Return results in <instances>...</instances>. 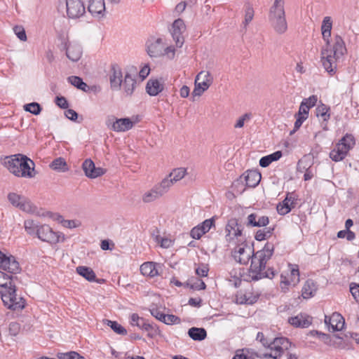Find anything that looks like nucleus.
Here are the masks:
<instances>
[{
  "mask_svg": "<svg viewBox=\"0 0 359 359\" xmlns=\"http://www.w3.org/2000/svg\"><path fill=\"white\" fill-rule=\"evenodd\" d=\"M4 164L15 176L29 178L34 176V163L22 154L6 157Z\"/></svg>",
  "mask_w": 359,
  "mask_h": 359,
  "instance_id": "nucleus-3",
  "label": "nucleus"
},
{
  "mask_svg": "<svg viewBox=\"0 0 359 359\" xmlns=\"http://www.w3.org/2000/svg\"><path fill=\"white\" fill-rule=\"evenodd\" d=\"M17 279L16 276L13 275H8L6 273L0 271V287L5 289H8L9 283H13V280Z\"/></svg>",
  "mask_w": 359,
  "mask_h": 359,
  "instance_id": "nucleus-39",
  "label": "nucleus"
},
{
  "mask_svg": "<svg viewBox=\"0 0 359 359\" xmlns=\"http://www.w3.org/2000/svg\"><path fill=\"white\" fill-rule=\"evenodd\" d=\"M76 272L80 276H83L88 281H90V282L94 281L96 278L95 272L93 271L92 269H90L89 267L80 266L76 267Z\"/></svg>",
  "mask_w": 359,
  "mask_h": 359,
  "instance_id": "nucleus-34",
  "label": "nucleus"
},
{
  "mask_svg": "<svg viewBox=\"0 0 359 359\" xmlns=\"http://www.w3.org/2000/svg\"><path fill=\"white\" fill-rule=\"evenodd\" d=\"M165 43L162 38L151 37L147 42V51L151 57H158L163 55V49Z\"/></svg>",
  "mask_w": 359,
  "mask_h": 359,
  "instance_id": "nucleus-14",
  "label": "nucleus"
},
{
  "mask_svg": "<svg viewBox=\"0 0 359 359\" xmlns=\"http://www.w3.org/2000/svg\"><path fill=\"white\" fill-rule=\"evenodd\" d=\"M163 90V86L158 79H150L146 86L147 93L151 96H156Z\"/></svg>",
  "mask_w": 359,
  "mask_h": 359,
  "instance_id": "nucleus-30",
  "label": "nucleus"
},
{
  "mask_svg": "<svg viewBox=\"0 0 359 359\" xmlns=\"http://www.w3.org/2000/svg\"><path fill=\"white\" fill-rule=\"evenodd\" d=\"M55 104L61 109H67L69 107L67 99L62 96L55 97Z\"/></svg>",
  "mask_w": 359,
  "mask_h": 359,
  "instance_id": "nucleus-57",
  "label": "nucleus"
},
{
  "mask_svg": "<svg viewBox=\"0 0 359 359\" xmlns=\"http://www.w3.org/2000/svg\"><path fill=\"white\" fill-rule=\"evenodd\" d=\"M215 219L213 218L205 219L202 223L199 224L198 226L202 229L203 233H205L210 231L211 227L214 226Z\"/></svg>",
  "mask_w": 359,
  "mask_h": 359,
  "instance_id": "nucleus-50",
  "label": "nucleus"
},
{
  "mask_svg": "<svg viewBox=\"0 0 359 359\" xmlns=\"http://www.w3.org/2000/svg\"><path fill=\"white\" fill-rule=\"evenodd\" d=\"M332 27V21L330 17L327 16L323 18L321 32L323 39L326 42V45L321 50V62L325 71L332 74L335 72V62L343 56L346 52V48L342 38L340 36H336L333 47L330 46V37L331 36V30Z\"/></svg>",
  "mask_w": 359,
  "mask_h": 359,
  "instance_id": "nucleus-2",
  "label": "nucleus"
},
{
  "mask_svg": "<svg viewBox=\"0 0 359 359\" xmlns=\"http://www.w3.org/2000/svg\"><path fill=\"white\" fill-rule=\"evenodd\" d=\"M252 300L248 299V294H242L236 297V303L239 304H251Z\"/></svg>",
  "mask_w": 359,
  "mask_h": 359,
  "instance_id": "nucleus-63",
  "label": "nucleus"
},
{
  "mask_svg": "<svg viewBox=\"0 0 359 359\" xmlns=\"http://www.w3.org/2000/svg\"><path fill=\"white\" fill-rule=\"evenodd\" d=\"M169 191V182L161 181L160 183L154 186L149 191L145 192L142 196L144 203H151L165 194Z\"/></svg>",
  "mask_w": 359,
  "mask_h": 359,
  "instance_id": "nucleus-9",
  "label": "nucleus"
},
{
  "mask_svg": "<svg viewBox=\"0 0 359 359\" xmlns=\"http://www.w3.org/2000/svg\"><path fill=\"white\" fill-rule=\"evenodd\" d=\"M88 10L93 16L103 18L106 11L104 0H89Z\"/></svg>",
  "mask_w": 359,
  "mask_h": 359,
  "instance_id": "nucleus-19",
  "label": "nucleus"
},
{
  "mask_svg": "<svg viewBox=\"0 0 359 359\" xmlns=\"http://www.w3.org/2000/svg\"><path fill=\"white\" fill-rule=\"evenodd\" d=\"M185 29L186 26L182 19L179 18L173 22L170 32L175 45L178 48H181L184 44V39L182 34Z\"/></svg>",
  "mask_w": 359,
  "mask_h": 359,
  "instance_id": "nucleus-15",
  "label": "nucleus"
},
{
  "mask_svg": "<svg viewBox=\"0 0 359 359\" xmlns=\"http://www.w3.org/2000/svg\"><path fill=\"white\" fill-rule=\"evenodd\" d=\"M61 223L62 224L63 226L69 229L76 228L80 225V222L77 220L62 219Z\"/></svg>",
  "mask_w": 359,
  "mask_h": 359,
  "instance_id": "nucleus-59",
  "label": "nucleus"
},
{
  "mask_svg": "<svg viewBox=\"0 0 359 359\" xmlns=\"http://www.w3.org/2000/svg\"><path fill=\"white\" fill-rule=\"evenodd\" d=\"M275 344H277L278 346H280L282 348V351L284 352L285 350H287L290 345V342L285 337H277L273 339Z\"/></svg>",
  "mask_w": 359,
  "mask_h": 359,
  "instance_id": "nucleus-48",
  "label": "nucleus"
},
{
  "mask_svg": "<svg viewBox=\"0 0 359 359\" xmlns=\"http://www.w3.org/2000/svg\"><path fill=\"white\" fill-rule=\"evenodd\" d=\"M317 101V95H313L308 98H304L301 103H302L304 105H307V107L310 109L311 107L316 105Z\"/></svg>",
  "mask_w": 359,
  "mask_h": 359,
  "instance_id": "nucleus-52",
  "label": "nucleus"
},
{
  "mask_svg": "<svg viewBox=\"0 0 359 359\" xmlns=\"http://www.w3.org/2000/svg\"><path fill=\"white\" fill-rule=\"evenodd\" d=\"M166 325L180 324L181 323L180 318L173 314H165L162 320Z\"/></svg>",
  "mask_w": 359,
  "mask_h": 359,
  "instance_id": "nucleus-47",
  "label": "nucleus"
},
{
  "mask_svg": "<svg viewBox=\"0 0 359 359\" xmlns=\"http://www.w3.org/2000/svg\"><path fill=\"white\" fill-rule=\"evenodd\" d=\"M23 107L25 111H28L34 115H39L42 110L41 105L38 102H34L26 104Z\"/></svg>",
  "mask_w": 359,
  "mask_h": 359,
  "instance_id": "nucleus-43",
  "label": "nucleus"
},
{
  "mask_svg": "<svg viewBox=\"0 0 359 359\" xmlns=\"http://www.w3.org/2000/svg\"><path fill=\"white\" fill-rule=\"evenodd\" d=\"M136 79L135 76H133L130 73H126L123 80L122 86L124 93L126 96H130L133 95L134 90L136 87Z\"/></svg>",
  "mask_w": 359,
  "mask_h": 359,
  "instance_id": "nucleus-25",
  "label": "nucleus"
},
{
  "mask_svg": "<svg viewBox=\"0 0 359 359\" xmlns=\"http://www.w3.org/2000/svg\"><path fill=\"white\" fill-rule=\"evenodd\" d=\"M252 118L251 113H245L238 118L236 123L234 125L235 128H241L244 126L245 122L248 121Z\"/></svg>",
  "mask_w": 359,
  "mask_h": 359,
  "instance_id": "nucleus-49",
  "label": "nucleus"
},
{
  "mask_svg": "<svg viewBox=\"0 0 359 359\" xmlns=\"http://www.w3.org/2000/svg\"><path fill=\"white\" fill-rule=\"evenodd\" d=\"M254 17V10L252 6H248L245 8V25H248Z\"/></svg>",
  "mask_w": 359,
  "mask_h": 359,
  "instance_id": "nucleus-53",
  "label": "nucleus"
},
{
  "mask_svg": "<svg viewBox=\"0 0 359 359\" xmlns=\"http://www.w3.org/2000/svg\"><path fill=\"white\" fill-rule=\"evenodd\" d=\"M65 116L71 121H76L78 118V114L72 109H68L65 111Z\"/></svg>",
  "mask_w": 359,
  "mask_h": 359,
  "instance_id": "nucleus-64",
  "label": "nucleus"
},
{
  "mask_svg": "<svg viewBox=\"0 0 359 359\" xmlns=\"http://www.w3.org/2000/svg\"><path fill=\"white\" fill-rule=\"evenodd\" d=\"M20 325L18 323L12 322L9 325V332L13 336H16L20 331Z\"/></svg>",
  "mask_w": 359,
  "mask_h": 359,
  "instance_id": "nucleus-61",
  "label": "nucleus"
},
{
  "mask_svg": "<svg viewBox=\"0 0 359 359\" xmlns=\"http://www.w3.org/2000/svg\"><path fill=\"white\" fill-rule=\"evenodd\" d=\"M106 324L118 334L126 335L127 334V330L116 321L106 320Z\"/></svg>",
  "mask_w": 359,
  "mask_h": 359,
  "instance_id": "nucleus-42",
  "label": "nucleus"
},
{
  "mask_svg": "<svg viewBox=\"0 0 359 359\" xmlns=\"http://www.w3.org/2000/svg\"><path fill=\"white\" fill-rule=\"evenodd\" d=\"M158 267H160L158 264L152 262H144L140 266V272L144 276L153 278L158 275Z\"/></svg>",
  "mask_w": 359,
  "mask_h": 359,
  "instance_id": "nucleus-28",
  "label": "nucleus"
},
{
  "mask_svg": "<svg viewBox=\"0 0 359 359\" xmlns=\"http://www.w3.org/2000/svg\"><path fill=\"white\" fill-rule=\"evenodd\" d=\"M19 209L27 213H35L37 210L36 207L26 197H24Z\"/></svg>",
  "mask_w": 359,
  "mask_h": 359,
  "instance_id": "nucleus-40",
  "label": "nucleus"
},
{
  "mask_svg": "<svg viewBox=\"0 0 359 359\" xmlns=\"http://www.w3.org/2000/svg\"><path fill=\"white\" fill-rule=\"evenodd\" d=\"M67 80L72 86L83 92H88L90 89L89 86L79 76H70L67 78Z\"/></svg>",
  "mask_w": 359,
  "mask_h": 359,
  "instance_id": "nucleus-36",
  "label": "nucleus"
},
{
  "mask_svg": "<svg viewBox=\"0 0 359 359\" xmlns=\"http://www.w3.org/2000/svg\"><path fill=\"white\" fill-rule=\"evenodd\" d=\"M247 226L252 227L266 226L269 223V217L259 215L257 213H252L248 216Z\"/></svg>",
  "mask_w": 359,
  "mask_h": 359,
  "instance_id": "nucleus-23",
  "label": "nucleus"
},
{
  "mask_svg": "<svg viewBox=\"0 0 359 359\" xmlns=\"http://www.w3.org/2000/svg\"><path fill=\"white\" fill-rule=\"evenodd\" d=\"M263 229L258 230L255 236V238L258 241H262L269 238L273 233L274 226H264Z\"/></svg>",
  "mask_w": 359,
  "mask_h": 359,
  "instance_id": "nucleus-35",
  "label": "nucleus"
},
{
  "mask_svg": "<svg viewBox=\"0 0 359 359\" xmlns=\"http://www.w3.org/2000/svg\"><path fill=\"white\" fill-rule=\"evenodd\" d=\"M208 266L203 264L196 269V273L200 277H206L208 276Z\"/></svg>",
  "mask_w": 359,
  "mask_h": 359,
  "instance_id": "nucleus-55",
  "label": "nucleus"
},
{
  "mask_svg": "<svg viewBox=\"0 0 359 359\" xmlns=\"http://www.w3.org/2000/svg\"><path fill=\"white\" fill-rule=\"evenodd\" d=\"M188 334L194 341H202L207 337L206 330L202 327H193L189 330Z\"/></svg>",
  "mask_w": 359,
  "mask_h": 359,
  "instance_id": "nucleus-33",
  "label": "nucleus"
},
{
  "mask_svg": "<svg viewBox=\"0 0 359 359\" xmlns=\"http://www.w3.org/2000/svg\"><path fill=\"white\" fill-rule=\"evenodd\" d=\"M274 249L273 243L267 242L261 250L255 252L253 245L242 243L234 249L233 257L237 262L244 265L248 264L251 259L248 280L257 281L265 278L272 279L276 271L273 268L269 267L267 270L266 268L268 261L273 255Z\"/></svg>",
  "mask_w": 359,
  "mask_h": 359,
  "instance_id": "nucleus-1",
  "label": "nucleus"
},
{
  "mask_svg": "<svg viewBox=\"0 0 359 359\" xmlns=\"http://www.w3.org/2000/svg\"><path fill=\"white\" fill-rule=\"evenodd\" d=\"M281 156H282V152L280 151H277L273 152V154L263 156L259 160V165L262 168H266L272 162L280 159Z\"/></svg>",
  "mask_w": 359,
  "mask_h": 359,
  "instance_id": "nucleus-32",
  "label": "nucleus"
},
{
  "mask_svg": "<svg viewBox=\"0 0 359 359\" xmlns=\"http://www.w3.org/2000/svg\"><path fill=\"white\" fill-rule=\"evenodd\" d=\"M184 286L189 287L190 288L196 290H204L206 287L205 283L201 279H196L194 282L189 280Z\"/></svg>",
  "mask_w": 359,
  "mask_h": 359,
  "instance_id": "nucleus-45",
  "label": "nucleus"
},
{
  "mask_svg": "<svg viewBox=\"0 0 359 359\" xmlns=\"http://www.w3.org/2000/svg\"><path fill=\"white\" fill-rule=\"evenodd\" d=\"M355 144V140L352 134L346 133L336 144L330 152V158L335 162L344 160Z\"/></svg>",
  "mask_w": 359,
  "mask_h": 359,
  "instance_id": "nucleus-5",
  "label": "nucleus"
},
{
  "mask_svg": "<svg viewBox=\"0 0 359 359\" xmlns=\"http://www.w3.org/2000/svg\"><path fill=\"white\" fill-rule=\"evenodd\" d=\"M187 174V169L184 168H178L173 169L172 171L166 176L162 181H167L169 182V189L174 184V183L181 180Z\"/></svg>",
  "mask_w": 359,
  "mask_h": 359,
  "instance_id": "nucleus-26",
  "label": "nucleus"
},
{
  "mask_svg": "<svg viewBox=\"0 0 359 359\" xmlns=\"http://www.w3.org/2000/svg\"><path fill=\"white\" fill-rule=\"evenodd\" d=\"M350 292L357 302H359V284L353 283L350 285Z\"/></svg>",
  "mask_w": 359,
  "mask_h": 359,
  "instance_id": "nucleus-54",
  "label": "nucleus"
},
{
  "mask_svg": "<svg viewBox=\"0 0 359 359\" xmlns=\"http://www.w3.org/2000/svg\"><path fill=\"white\" fill-rule=\"evenodd\" d=\"M2 301L8 309L15 311L21 310L25 307V299L21 297H18L16 294V287L11 282L9 283L8 289L1 295Z\"/></svg>",
  "mask_w": 359,
  "mask_h": 359,
  "instance_id": "nucleus-6",
  "label": "nucleus"
},
{
  "mask_svg": "<svg viewBox=\"0 0 359 359\" xmlns=\"http://www.w3.org/2000/svg\"><path fill=\"white\" fill-rule=\"evenodd\" d=\"M130 323L133 326H137L140 329L147 332V337L153 339L160 334V330L156 325L150 323L148 320L140 317L137 313H133L130 316Z\"/></svg>",
  "mask_w": 359,
  "mask_h": 359,
  "instance_id": "nucleus-7",
  "label": "nucleus"
},
{
  "mask_svg": "<svg viewBox=\"0 0 359 359\" xmlns=\"http://www.w3.org/2000/svg\"><path fill=\"white\" fill-rule=\"evenodd\" d=\"M288 323L294 327L306 328L312 323V318L305 313H299L288 318Z\"/></svg>",
  "mask_w": 359,
  "mask_h": 359,
  "instance_id": "nucleus-21",
  "label": "nucleus"
},
{
  "mask_svg": "<svg viewBox=\"0 0 359 359\" xmlns=\"http://www.w3.org/2000/svg\"><path fill=\"white\" fill-rule=\"evenodd\" d=\"M330 107L325 104L321 103L316 108V114L320 117L323 121H327L330 118Z\"/></svg>",
  "mask_w": 359,
  "mask_h": 359,
  "instance_id": "nucleus-37",
  "label": "nucleus"
},
{
  "mask_svg": "<svg viewBox=\"0 0 359 359\" xmlns=\"http://www.w3.org/2000/svg\"><path fill=\"white\" fill-rule=\"evenodd\" d=\"M150 313L154 318H156V319L161 322L163 319V316H165V313H163L157 308H153L150 309Z\"/></svg>",
  "mask_w": 359,
  "mask_h": 359,
  "instance_id": "nucleus-62",
  "label": "nucleus"
},
{
  "mask_svg": "<svg viewBox=\"0 0 359 359\" xmlns=\"http://www.w3.org/2000/svg\"><path fill=\"white\" fill-rule=\"evenodd\" d=\"M309 109L307 107V105H304L302 103H301L299 108V111L296 115L300 117H304L305 118V119H307L309 116Z\"/></svg>",
  "mask_w": 359,
  "mask_h": 359,
  "instance_id": "nucleus-58",
  "label": "nucleus"
},
{
  "mask_svg": "<svg viewBox=\"0 0 359 359\" xmlns=\"http://www.w3.org/2000/svg\"><path fill=\"white\" fill-rule=\"evenodd\" d=\"M109 81L111 90H121L123 83V74L121 72V69L116 64L111 65V66Z\"/></svg>",
  "mask_w": 359,
  "mask_h": 359,
  "instance_id": "nucleus-16",
  "label": "nucleus"
},
{
  "mask_svg": "<svg viewBox=\"0 0 359 359\" xmlns=\"http://www.w3.org/2000/svg\"><path fill=\"white\" fill-rule=\"evenodd\" d=\"M204 234L205 233H203L202 229L200 228V226L198 225L194 227L191 230V232H190V236H191V238H193L194 239H197V240L200 239L201 238V236Z\"/></svg>",
  "mask_w": 359,
  "mask_h": 359,
  "instance_id": "nucleus-56",
  "label": "nucleus"
},
{
  "mask_svg": "<svg viewBox=\"0 0 359 359\" xmlns=\"http://www.w3.org/2000/svg\"><path fill=\"white\" fill-rule=\"evenodd\" d=\"M57 357L58 359H83V356L76 351L58 353Z\"/></svg>",
  "mask_w": 359,
  "mask_h": 359,
  "instance_id": "nucleus-46",
  "label": "nucleus"
},
{
  "mask_svg": "<svg viewBox=\"0 0 359 359\" xmlns=\"http://www.w3.org/2000/svg\"><path fill=\"white\" fill-rule=\"evenodd\" d=\"M213 79L209 72L201 71L195 79L194 96H201L212 84Z\"/></svg>",
  "mask_w": 359,
  "mask_h": 359,
  "instance_id": "nucleus-10",
  "label": "nucleus"
},
{
  "mask_svg": "<svg viewBox=\"0 0 359 359\" xmlns=\"http://www.w3.org/2000/svg\"><path fill=\"white\" fill-rule=\"evenodd\" d=\"M290 273L280 275V287L283 292H287L290 286L294 287L299 283V271L297 265L289 264Z\"/></svg>",
  "mask_w": 359,
  "mask_h": 359,
  "instance_id": "nucleus-8",
  "label": "nucleus"
},
{
  "mask_svg": "<svg viewBox=\"0 0 359 359\" xmlns=\"http://www.w3.org/2000/svg\"><path fill=\"white\" fill-rule=\"evenodd\" d=\"M268 20L271 27L278 34H283L287 30L284 6H271L269 11Z\"/></svg>",
  "mask_w": 359,
  "mask_h": 359,
  "instance_id": "nucleus-4",
  "label": "nucleus"
},
{
  "mask_svg": "<svg viewBox=\"0 0 359 359\" xmlns=\"http://www.w3.org/2000/svg\"><path fill=\"white\" fill-rule=\"evenodd\" d=\"M325 323H329L333 331H339L343 329L345 321L342 316L337 313H334L329 319L325 316Z\"/></svg>",
  "mask_w": 359,
  "mask_h": 359,
  "instance_id": "nucleus-27",
  "label": "nucleus"
},
{
  "mask_svg": "<svg viewBox=\"0 0 359 359\" xmlns=\"http://www.w3.org/2000/svg\"><path fill=\"white\" fill-rule=\"evenodd\" d=\"M297 198L294 193H288L281 203L277 205V212L281 215L289 213L297 203Z\"/></svg>",
  "mask_w": 359,
  "mask_h": 359,
  "instance_id": "nucleus-17",
  "label": "nucleus"
},
{
  "mask_svg": "<svg viewBox=\"0 0 359 359\" xmlns=\"http://www.w3.org/2000/svg\"><path fill=\"white\" fill-rule=\"evenodd\" d=\"M175 55V49L173 46H170L165 47L163 49V55H166L169 59H173Z\"/></svg>",
  "mask_w": 359,
  "mask_h": 359,
  "instance_id": "nucleus-60",
  "label": "nucleus"
},
{
  "mask_svg": "<svg viewBox=\"0 0 359 359\" xmlns=\"http://www.w3.org/2000/svg\"><path fill=\"white\" fill-rule=\"evenodd\" d=\"M82 168L86 177L94 179L102 176L104 174L105 171L100 167H95L94 162L90 159H86L83 164Z\"/></svg>",
  "mask_w": 359,
  "mask_h": 359,
  "instance_id": "nucleus-18",
  "label": "nucleus"
},
{
  "mask_svg": "<svg viewBox=\"0 0 359 359\" xmlns=\"http://www.w3.org/2000/svg\"><path fill=\"white\" fill-rule=\"evenodd\" d=\"M0 269L8 271L11 274H17L20 272L21 268L15 257L11 255H7L0 250Z\"/></svg>",
  "mask_w": 359,
  "mask_h": 359,
  "instance_id": "nucleus-11",
  "label": "nucleus"
},
{
  "mask_svg": "<svg viewBox=\"0 0 359 359\" xmlns=\"http://www.w3.org/2000/svg\"><path fill=\"white\" fill-rule=\"evenodd\" d=\"M67 15L69 18L76 19L86 13V7L81 0H65Z\"/></svg>",
  "mask_w": 359,
  "mask_h": 359,
  "instance_id": "nucleus-13",
  "label": "nucleus"
},
{
  "mask_svg": "<svg viewBox=\"0 0 359 359\" xmlns=\"http://www.w3.org/2000/svg\"><path fill=\"white\" fill-rule=\"evenodd\" d=\"M133 123L129 118L116 119L112 125V129L116 132H124L131 129Z\"/></svg>",
  "mask_w": 359,
  "mask_h": 359,
  "instance_id": "nucleus-29",
  "label": "nucleus"
},
{
  "mask_svg": "<svg viewBox=\"0 0 359 359\" xmlns=\"http://www.w3.org/2000/svg\"><path fill=\"white\" fill-rule=\"evenodd\" d=\"M225 231L226 232V241H229L234 237L237 238L242 235L243 226L238 223L236 219H232L228 222Z\"/></svg>",
  "mask_w": 359,
  "mask_h": 359,
  "instance_id": "nucleus-20",
  "label": "nucleus"
},
{
  "mask_svg": "<svg viewBox=\"0 0 359 359\" xmlns=\"http://www.w3.org/2000/svg\"><path fill=\"white\" fill-rule=\"evenodd\" d=\"M37 237L43 242L50 244H55L60 241L61 234L59 232H55L46 224L39 226L36 232Z\"/></svg>",
  "mask_w": 359,
  "mask_h": 359,
  "instance_id": "nucleus-12",
  "label": "nucleus"
},
{
  "mask_svg": "<svg viewBox=\"0 0 359 359\" xmlns=\"http://www.w3.org/2000/svg\"><path fill=\"white\" fill-rule=\"evenodd\" d=\"M243 176L245 186L250 188L257 186L262 178L261 174L256 170H248Z\"/></svg>",
  "mask_w": 359,
  "mask_h": 359,
  "instance_id": "nucleus-24",
  "label": "nucleus"
},
{
  "mask_svg": "<svg viewBox=\"0 0 359 359\" xmlns=\"http://www.w3.org/2000/svg\"><path fill=\"white\" fill-rule=\"evenodd\" d=\"M317 290V286L313 280H307L302 290V295L304 299L313 297Z\"/></svg>",
  "mask_w": 359,
  "mask_h": 359,
  "instance_id": "nucleus-31",
  "label": "nucleus"
},
{
  "mask_svg": "<svg viewBox=\"0 0 359 359\" xmlns=\"http://www.w3.org/2000/svg\"><path fill=\"white\" fill-rule=\"evenodd\" d=\"M67 57L72 62L80 60L83 50L81 45L74 43H69L65 46Z\"/></svg>",
  "mask_w": 359,
  "mask_h": 359,
  "instance_id": "nucleus-22",
  "label": "nucleus"
},
{
  "mask_svg": "<svg viewBox=\"0 0 359 359\" xmlns=\"http://www.w3.org/2000/svg\"><path fill=\"white\" fill-rule=\"evenodd\" d=\"M24 226L27 233L29 235H36L37 229L39 227L38 222L33 219H27L24 222Z\"/></svg>",
  "mask_w": 359,
  "mask_h": 359,
  "instance_id": "nucleus-41",
  "label": "nucleus"
},
{
  "mask_svg": "<svg viewBox=\"0 0 359 359\" xmlns=\"http://www.w3.org/2000/svg\"><path fill=\"white\" fill-rule=\"evenodd\" d=\"M50 168L57 171L65 172L68 170L67 165L63 158L59 157L55 158L50 165Z\"/></svg>",
  "mask_w": 359,
  "mask_h": 359,
  "instance_id": "nucleus-38",
  "label": "nucleus"
},
{
  "mask_svg": "<svg viewBox=\"0 0 359 359\" xmlns=\"http://www.w3.org/2000/svg\"><path fill=\"white\" fill-rule=\"evenodd\" d=\"M13 31L20 41H27L26 32L25 29L22 26H15L13 27Z\"/></svg>",
  "mask_w": 359,
  "mask_h": 359,
  "instance_id": "nucleus-51",
  "label": "nucleus"
},
{
  "mask_svg": "<svg viewBox=\"0 0 359 359\" xmlns=\"http://www.w3.org/2000/svg\"><path fill=\"white\" fill-rule=\"evenodd\" d=\"M24 197L25 196L18 195L15 193H10L8 195V199L10 201V203L13 205H14L18 208H19L20 204L22 203V200H24Z\"/></svg>",
  "mask_w": 359,
  "mask_h": 359,
  "instance_id": "nucleus-44",
  "label": "nucleus"
}]
</instances>
